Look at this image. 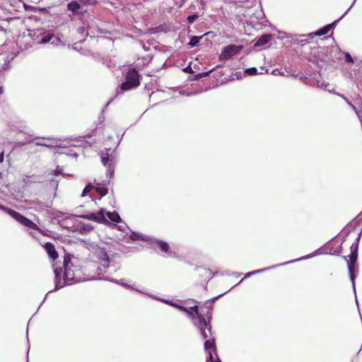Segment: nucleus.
<instances>
[{
    "instance_id": "1",
    "label": "nucleus",
    "mask_w": 362,
    "mask_h": 362,
    "mask_svg": "<svg viewBox=\"0 0 362 362\" xmlns=\"http://www.w3.org/2000/svg\"><path fill=\"white\" fill-rule=\"evenodd\" d=\"M211 312L207 310L204 315H199L194 320V325L198 327L203 339L211 338Z\"/></svg>"
},
{
    "instance_id": "2",
    "label": "nucleus",
    "mask_w": 362,
    "mask_h": 362,
    "mask_svg": "<svg viewBox=\"0 0 362 362\" xmlns=\"http://www.w3.org/2000/svg\"><path fill=\"white\" fill-rule=\"evenodd\" d=\"M52 267H54V272L56 279V289L62 288V287H64L65 284H71L74 283L75 279V274L74 272L71 269V267L64 269L63 281H62L61 276L62 273V269L56 267V265L54 264H52Z\"/></svg>"
},
{
    "instance_id": "3",
    "label": "nucleus",
    "mask_w": 362,
    "mask_h": 362,
    "mask_svg": "<svg viewBox=\"0 0 362 362\" xmlns=\"http://www.w3.org/2000/svg\"><path fill=\"white\" fill-rule=\"evenodd\" d=\"M139 85V74L134 69H130L126 74L125 81L121 84V90H129Z\"/></svg>"
},
{
    "instance_id": "4",
    "label": "nucleus",
    "mask_w": 362,
    "mask_h": 362,
    "mask_svg": "<svg viewBox=\"0 0 362 362\" xmlns=\"http://www.w3.org/2000/svg\"><path fill=\"white\" fill-rule=\"evenodd\" d=\"M211 303H209L208 301L206 302L204 307H201L200 310H199L197 305H194V306H192L190 308H186V307H184L182 305H180L177 304H173V306H175V308H177L180 310L187 313L192 317V320L194 322V320L196 319L197 317H198L199 315H204V314H206L204 310V308H206L207 310H211Z\"/></svg>"
},
{
    "instance_id": "5",
    "label": "nucleus",
    "mask_w": 362,
    "mask_h": 362,
    "mask_svg": "<svg viewBox=\"0 0 362 362\" xmlns=\"http://www.w3.org/2000/svg\"><path fill=\"white\" fill-rule=\"evenodd\" d=\"M359 238L356 239V242L355 243H353L350 247L351 249V255H349V259L347 262L348 264V269H349V273L350 276L351 280L354 282L355 276H354V267L358 258V242Z\"/></svg>"
},
{
    "instance_id": "6",
    "label": "nucleus",
    "mask_w": 362,
    "mask_h": 362,
    "mask_svg": "<svg viewBox=\"0 0 362 362\" xmlns=\"http://www.w3.org/2000/svg\"><path fill=\"white\" fill-rule=\"evenodd\" d=\"M331 52L328 47H319L314 52V56L317 61L329 64L334 62Z\"/></svg>"
},
{
    "instance_id": "7",
    "label": "nucleus",
    "mask_w": 362,
    "mask_h": 362,
    "mask_svg": "<svg viewBox=\"0 0 362 362\" xmlns=\"http://www.w3.org/2000/svg\"><path fill=\"white\" fill-rule=\"evenodd\" d=\"M242 46L236 45H230L225 47L220 54L219 59L221 60H228L232 57L238 54L242 49Z\"/></svg>"
},
{
    "instance_id": "8",
    "label": "nucleus",
    "mask_w": 362,
    "mask_h": 362,
    "mask_svg": "<svg viewBox=\"0 0 362 362\" xmlns=\"http://www.w3.org/2000/svg\"><path fill=\"white\" fill-rule=\"evenodd\" d=\"M13 218L18 221L19 223L23 225L24 226H26L29 228L36 230H41L40 228L37 226L36 223H35L31 220L27 218L24 216H23L21 214L16 211L15 214L13 215Z\"/></svg>"
},
{
    "instance_id": "9",
    "label": "nucleus",
    "mask_w": 362,
    "mask_h": 362,
    "mask_svg": "<svg viewBox=\"0 0 362 362\" xmlns=\"http://www.w3.org/2000/svg\"><path fill=\"white\" fill-rule=\"evenodd\" d=\"M44 248L48 254L49 258L55 261L58 258V252H57L54 245L52 243H46Z\"/></svg>"
},
{
    "instance_id": "10",
    "label": "nucleus",
    "mask_w": 362,
    "mask_h": 362,
    "mask_svg": "<svg viewBox=\"0 0 362 362\" xmlns=\"http://www.w3.org/2000/svg\"><path fill=\"white\" fill-rule=\"evenodd\" d=\"M85 218L90 221H97V222H107L109 223L107 221L105 220V216L103 214V210H100L98 214H90L85 216Z\"/></svg>"
},
{
    "instance_id": "11",
    "label": "nucleus",
    "mask_w": 362,
    "mask_h": 362,
    "mask_svg": "<svg viewBox=\"0 0 362 362\" xmlns=\"http://www.w3.org/2000/svg\"><path fill=\"white\" fill-rule=\"evenodd\" d=\"M272 39L271 34H265L259 37L255 44V47H259L265 45Z\"/></svg>"
},
{
    "instance_id": "12",
    "label": "nucleus",
    "mask_w": 362,
    "mask_h": 362,
    "mask_svg": "<svg viewBox=\"0 0 362 362\" xmlns=\"http://www.w3.org/2000/svg\"><path fill=\"white\" fill-rule=\"evenodd\" d=\"M204 349L206 351H209V353H211V351H215L216 350V344H215V339L214 337L209 338L206 339L204 342Z\"/></svg>"
},
{
    "instance_id": "13",
    "label": "nucleus",
    "mask_w": 362,
    "mask_h": 362,
    "mask_svg": "<svg viewBox=\"0 0 362 362\" xmlns=\"http://www.w3.org/2000/svg\"><path fill=\"white\" fill-rule=\"evenodd\" d=\"M106 215L109 218V219L113 222H115V223L122 222V219H121L119 214L117 211H112V212L108 211V212H107Z\"/></svg>"
},
{
    "instance_id": "14",
    "label": "nucleus",
    "mask_w": 362,
    "mask_h": 362,
    "mask_svg": "<svg viewBox=\"0 0 362 362\" xmlns=\"http://www.w3.org/2000/svg\"><path fill=\"white\" fill-rule=\"evenodd\" d=\"M68 10L71 11L74 14L76 13L80 8V4L76 1H72L68 4Z\"/></svg>"
},
{
    "instance_id": "15",
    "label": "nucleus",
    "mask_w": 362,
    "mask_h": 362,
    "mask_svg": "<svg viewBox=\"0 0 362 362\" xmlns=\"http://www.w3.org/2000/svg\"><path fill=\"white\" fill-rule=\"evenodd\" d=\"M155 243L160 249L162 252H164L165 253L169 252L170 247L168 243L163 240H156Z\"/></svg>"
},
{
    "instance_id": "16",
    "label": "nucleus",
    "mask_w": 362,
    "mask_h": 362,
    "mask_svg": "<svg viewBox=\"0 0 362 362\" xmlns=\"http://www.w3.org/2000/svg\"><path fill=\"white\" fill-rule=\"evenodd\" d=\"M206 35H208V33H205L204 35H203L202 36H192L190 38V41L189 42L188 45L190 47H194L197 46L198 45V43L199 42L200 40H202Z\"/></svg>"
},
{
    "instance_id": "17",
    "label": "nucleus",
    "mask_w": 362,
    "mask_h": 362,
    "mask_svg": "<svg viewBox=\"0 0 362 362\" xmlns=\"http://www.w3.org/2000/svg\"><path fill=\"white\" fill-rule=\"evenodd\" d=\"M37 144L47 146V147H54V146H57L58 141L55 139H48L45 140V142L37 143Z\"/></svg>"
},
{
    "instance_id": "18",
    "label": "nucleus",
    "mask_w": 362,
    "mask_h": 362,
    "mask_svg": "<svg viewBox=\"0 0 362 362\" xmlns=\"http://www.w3.org/2000/svg\"><path fill=\"white\" fill-rule=\"evenodd\" d=\"M71 260V256L70 254H66L64 256V261H63L64 269L71 267L72 266Z\"/></svg>"
},
{
    "instance_id": "19",
    "label": "nucleus",
    "mask_w": 362,
    "mask_h": 362,
    "mask_svg": "<svg viewBox=\"0 0 362 362\" xmlns=\"http://www.w3.org/2000/svg\"><path fill=\"white\" fill-rule=\"evenodd\" d=\"M101 162L105 166L108 165L109 170L112 173V171H113V165L112 164V162L109 163L110 158H109L108 156H103L101 158Z\"/></svg>"
},
{
    "instance_id": "20",
    "label": "nucleus",
    "mask_w": 362,
    "mask_h": 362,
    "mask_svg": "<svg viewBox=\"0 0 362 362\" xmlns=\"http://www.w3.org/2000/svg\"><path fill=\"white\" fill-rule=\"evenodd\" d=\"M356 1V0L354 1L353 4L351 5V6L348 8V10L343 14V16L340 18L334 21L332 23L327 25V26L329 30L331 29L334 28L335 27V25H337V23L347 13V12L351 9V8L352 7V6L354 5V4L355 3Z\"/></svg>"
},
{
    "instance_id": "21",
    "label": "nucleus",
    "mask_w": 362,
    "mask_h": 362,
    "mask_svg": "<svg viewBox=\"0 0 362 362\" xmlns=\"http://www.w3.org/2000/svg\"><path fill=\"white\" fill-rule=\"evenodd\" d=\"M0 209L4 211L5 213L8 214V215H10L12 218L16 213V211H14L13 209H10L7 206H5L4 205H1V204H0Z\"/></svg>"
},
{
    "instance_id": "22",
    "label": "nucleus",
    "mask_w": 362,
    "mask_h": 362,
    "mask_svg": "<svg viewBox=\"0 0 362 362\" xmlns=\"http://www.w3.org/2000/svg\"><path fill=\"white\" fill-rule=\"evenodd\" d=\"M95 191L102 197L105 196L108 192L107 189L105 187H95Z\"/></svg>"
},
{
    "instance_id": "23",
    "label": "nucleus",
    "mask_w": 362,
    "mask_h": 362,
    "mask_svg": "<svg viewBox=\"0 0 362 362\" xmlns=\"http://www.w3.org/2000/svg\"><path fill=\"white\" fill-rule=\"evenodd\" d=\"M329 31V30L328 29L327 26L325 25V27H323V28L319 29L317 31L315 32V35L322 36V35L327 34Z\"/></svg>"
},
{
    "instance_id": "24",
    "label": "nucleus",
    "mask_w": 362,
    "mask_h": 362,
    "mask_svg": "<svg viewBox=\"0 0 362 362\" xmlns=\"http://www.w3.org/2000/svg\"><path fill=\"white\" fill-rule=\"evenodd\" d=\"M53 37H54L53 35H49V34L47 35L46 36H44L42 37V39L40 41V44H46V43L49 42Z\"/></svg>"
},
{
    "instance_id": "25",
    "label": "nucleus",
    "mask_w": 362,
    "mask_h": 362,
    "mask_svg": "<svg viewBox=\"0 0 362 362\" xmlns=\"http://www.w3.org/2000/svg\"><path fill=\"white\" fill-rule=\"evenodd\" d=\"M245 73L248 75H256L257 74V70L255 67H251L245 69Z\"/></svg>"
},
{
    "instance_id": "26",
    "label": "nucleus",
    "mask_w": 362,
    "mask_h": 362,
    "mask_svg": "<svg viewBox=\"0 0 362 362\" xmlns=\"http://www.w3.org/2000/svg\"><path fill=\"white\" fill-rule=\"evenodd\" d=\"M199 18V16L197 14H193L191 16H189L187 18L188 23L192 24L197 18Z\"/></svg>"
},
{
    "instance_id": "27",
    "label": "nucleus",
    "mask_w": 362,
    "mask_h": 362,
    "mask_svg": "<svg viewBox=\"0 0 362 362\" xmlns=\"http://www.w3.org/2000/svg\"><path fill=\"white\" fill-rule=\"evenodd\" d=\"M130 238L133 240H143L141 238V235L135 232H132L130 235Z\"/></svg>"
},
{
    "instance_id": "28",
    "label": "nucleus",
    "mask_w": 362,
    "mask_h": 362,
    "mask_svg": "<svg viewBox=\"0 0 362 362\" xmlns=\"http://www.w3.org/2000/svg\"><path fill=\"white\" fill-rule=\"evenodd\" d=\"M92 189L93 186L90 184L87 185L83 190L82 196H85L86 194L89 193Z\"/></svg>"
},
{
    "instance_id": "29",
    "label": "nucleus",
    "mask_w": 362,
    "mask_h": 362,
    "mask_svg": "<svg viewBox=\"0 0 362 362\" xmlns=\"http://www.w3.org/2000/svg\"><path fill=\"white\" fill-rule=\"evenodd\" d=\"M344 56H345V61L347 63H353L354 62L353 59L349 53L346 52L344 54Z\"/></svg>"
},
{
    "instance_id": "30",
    "label": "nucleus",
    "mask_w": 362,
    "mask_h": 362,
    "mask_svg": "<svg viewBox=\"0 0 362 362\" xmlns=\"http://www.w3.org/2000/svg\"><path fill=\"white\" fill-rule=\"evenodd\" d=\"M80 2L85 5H92L96 2V0H80Z\"/></svg>"
},
{
    "instance_id": "31",
    "label": "nucleus",
    "mask_w": 362,
    "mask_h": 362,
    "mask_svg": "<svg viewBox=\"0 0 362 362\" xmlns=\"http://www.w3.org/2000/svg\"><path fill=\"white\" fill-rule=\"evenodd\" d=\"M294 43L296 44H301L302 45H304L305 43H308V40L307 39H303V40H294Z\"/></svg>"
},
{
    "instance_id": "32",
    "label": "nucleus",
    "mask_w": 362,
    "mask_h": 362,
    "mask_svg": "<svg viewBox=\"0 0 362 362\" xmlns=\"http://www.w3.org/2000/svg\"><path fill=\"white\" fill-rule=\"evenodd\" d=\"M262 270H257V271H254V272H249V273H247V274L245 275V278L248 277V276H250L251 275L255 274H257V273H259V272H262Z\"/></svg>"
},
{
    "instance_id": "33",
    "label": "nucleus",
    "mask_w": 362,
    "mask_h": 362,
    "mask_svg": "<svg viewBox=\"0 0 362 362\" xmlns=\"http://www.w3.org/2000/svg\"><path fill=\"white\" fill-rule=\"evenodd\" d=\"M314 36H315V33H310L307 35V37H309L310 39L313 38Z\"/></svg>"
},
{
    "instance_id": "34",
    "label": "nucleus",
    "mask_w": 362,
    "mask_h": 362,
    "mask_svg": "<svg viewBox=\"0 0 362 362\" xmlns=\"http://www.w3.org/2000/svg\"><path fill=\"white\" fill-rule=\"evenodd\" d=\"M210 356V359H211V362H221V361L219 359H217L216 361H214L211 353H210V356Z\"/></svg>"
},
{
    "instance_id": "35",
    "label": "nucleus",
    "mask_w": 362,
    "mask_h": 362,
    "mask_svg": "<svg viewBox=\"0 0 362 362\" xmlns=\"http://www.w3.org/2000/svg\"><path fill=\"white\" fill-rule=\"evenodd\" d=\"M4 151H2L1 153H0V163L3 162L4 160Z\"/></svg>"
},
{
    "instance_id": "36",
    "label": "nucleus",
    "mask_w": 362,
    "mask_h": 362,
    "mask_svg": "<svg viewBox=\"0 0 362 362\" xmlns=\"http://www.w3.org/2000/svg\"><path fill=\"white\" fill-rule=\"evenodd\" d=\"M104 256H105V259H107V261H109V259H108V255H107V253H106V252H105Z\"/></svg>"
},
{
    "instance_id": "37",
    "label": "nucleus",
    "mask_w": 362,
    "mask_h": 362,
    "mask_svg": "<svg viewBox=\"0 0 362 362\" xmlns=\"http://www.w3.org/2000/svg\"><path fill=\"white\" fill-rule=\"evenodd\" d=\"M274 75H276V74H278V73H279V71L277 70H274Z\"/></svg>"
},
{
    "instance_id": "38",
    "label": "nucleus",
    "mask_w": 362,
    "mask_h": 362,
    "mask_svg": "<svg viewBox=\"0 0 362 362\" xmlns=\"http://www.w3.org/2000/svg\"><path fill=\"white\" fill-rule=\"evenodd\" d=\"M274 75H276V74H278V73H279V71L277 70H274Z\"/></svg>"
},
{
    "instance_id": "39",
    "label": "nucleus",
    "mask_w": 362,
    "mask_h": 362,
    "mask_svg": "<svg viewBox=\"0 0 362 362\" xmlns=\"http://www.w3.org/2000/svg\"><path fill=\"white\" fill-rule=\"evenodd\" d=\"M274 75H276V74H278V73H279V71L277 70H274Z\"/></svg>"
},
{
    "instance_id": "40",
    "label": "nucleus",
    "mask_w": 362,
    "mask_h": 362,
    "mask_svg": "<svg viewBox=\"0 0 362 362\" xmlns=\"http://www.w3.org/2000/svg\"><path fill=\"white\" fill-rule=\"evenodd\" d=\"M189 69H191V68H190L189 66H188V67H187V68L185 69V70H186V71H189Z\"/></svg>"
},
{
    "instance_id": "41",
    "label": "nucleus",
    "mask_w": 362,
    "mask_h": 362,
    "mask_svg": "<svg viewBox=\"0 0 362 362\" xmlns=\"http://www.w3.org/2000/svg\"><path fill=\"white\" fill-rule=\"evenodd\" d=\"M30 234L32 236H33V237H34V234H33V232H30Z\"/></svg>"
},
{
    "instance_id": "42",
    "label": "nucleus",
    "mask_w": 362,
    "mask_h": 362,
    "mask_svg": "<svg viewBox=\"0 0 362 362\" xmlns=\"http://www.w3.org/2000/svg\"><path fill=\"white\" fill-rule=\"evenodd\" d=\"M186 0H182V4H184L185 3Z\"/></svg>"
},
{
    "instance_id": "43",
    "label": "nucleus",
    "mask_w": 362,
    "mask_h": 362,
    "mask_svg": "<svg viewBox=\"0 0 362 362\" xmlns=\"http://www.w3.org/2000/svg\"><path fill=\"white\" fill-rule=\"evenodd\" d=\"M1 89H2V88L0 86V90H2Z\"/></svg>"
},
{
    "instance_id": "44",
    "label": "nucleus",
    "mask_w": 362,
    "mask_h": 362,
    "mask_svg": "<svg viewBox=\"0 0 362 362\" xmlns=\"http://www.w3.org/2000/svg\"><path fill=\"white\" fill-rule=\"evenodd\" d=\"M2 92H0V93H1Z\"/></svg>"
}]
</instances>
